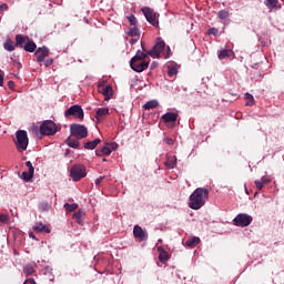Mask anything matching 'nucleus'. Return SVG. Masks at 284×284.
Masks as SVG:
<instances>
[{"instance_id": "obj_1", "label": "nucleus", "mask_w": 284, "mask_h": 284, "mask_svg": "<svg viewBox=\"0 0 284 284\" xmlns=\"http://www.w3.org/2000/svg\"><path fill=\"white\" fill-rule=\"evenodd\" d=\"M209 199V190L205 187H197L190 195L189 207L191 210H201Z\"/></svg>"}, {"instance_id": "obj_2", "label": "nucleus", "mask_w": 284, "mask_h": 284, "mask_svg": "<svg viewBox=\"0 0 284 284\" xmlns=\"http://www.w3.org/2000/svg\"><path fill=\"white\" fill-rule=\"evenodd\" d=\"M150 65V60H148V54L145 53V49L143 51L139 50L134 58L130 61V67L135 72H143L145 71Z\"/></svg>"}, {"instance_id": "obj_3", "label": "nucleus", "mask_w": 284, "mask_h": 284, "mask_svg": "<svg viewBox=\"0 0 284 284\" xmlns=\"http://www.w3.org/2000/svg\"><path fill=\"white\" fill-rule=\"evenodd\" d=\"M29 146V136L26 130H18L16 132V149L23 153L28 150Z\"/></svg>"}, {"instance_id": "obj_4", "label": "nucleus", "mask_w": 284, "mask_h": 284, "mask_svg": "<svg viewBox=\"0 0 284 284\" xmlns=\"http://www.w3.org/2000/svg\"><path fill=\"white\" fill-rule=\"evenodd\" d=\"M59 132V126L52 120H45L40 125V134L42 136H52Z\"/></svg>"}, {"instance_id": "obj_5", "label": "nucleus", "mask_w": 284, "mask_h": 284, "mask_svg": "<svg viewBox=\"0 0 284 284\" xmlns=\"http://www.w3.org/2000/svg\"><path fill=\"white\" fill-rule=\"evenodd\" d=\"M87 176V168L83 164H74L70 169V178L73 179L74 182L80 181Z\"/></svg>"}, {"instance_id": "obj_6", "label": "nucleus", "mask_w": 284, "mask_h": 284, "mask_svg": "<svg viewBox=\"0 0 284 284\" xmlns=\"http://www.w3.org/2000/svg\"><path fill=\"white\" fill-rule=\"evenodd\" d=\"M70 133H71V136L75 139H87L89 135V131L87 126L81 124H71Z\"/></svg>"}, {"instance_id": "obj_7", "label": "nucleus", "mask_w": 284, "mask_h": 284, "mask_svg": "<svg viewBox=\"0 0 284 284\" xmlns=\"http://www.w3.org/2000/svg\"><path fill=\"white\" fill-rule=\"evenodd\" d=\"M164 49H165L164 40H162L161 38H158L152 50L150 51L144 50V53H146V57L151 55L152 58H160Z\"/></svg>"}, {"instance_id": "obj_8", "label": "nucleus", "mask_w": 284, "mask_h": 284, "mask_svg": "<svg viewBox=\"0 0 284 284\" xmlns=\"http://www.w3.org/2000/svg\"><path fill=\"white\" fill-rule=\"evenodd\" d=\"M144 17H146V21H149L154 28H159L160 22L156 18V13L150 7H143L141 9Z\"/></svg>"}, {"instance_id": "obj_9", "label": "nucleus", "mask_w": 284, "mask_h": 284, "mask_svg": "<svg viewBox=\"0 0 284 284\" xmlns=\"http://www.w3.org/2000/svg\"><path fill=\"white\" fill-rule=\"evenodd\" d=\"M64 116L69 118V116H74L81 121L84 120V110L80 106V105H71L65 112H64Z\"/></svg>"}, {"instance_id": "obj_10", "label": "nucleus", "mask_w": 284, "mask_h": 284, "mask_svg": "<svg viewBox=\"0 0 284 284\" xmlns=\"http://www.w3.org/2000/svg\"><path fill=\"white\" fill-rule=\"evenodd\" d=\"M233 222L236 227H247V225L253 223V217L252 215L239 214L234 217Z\"/></svg>"}, {"instance_id": "obj_11", "label": "nucleus", "mask_w": 284, "mask_h": 284, "mask_svg": "<svg viewBox=\"0 0 284 284\" xmlns=\"http://www.w3.org/2000/svg\"><path fill=\"white\" fill-rule=\"evenodd\" d=\"M26 166L28 168V172H22L21 179L24 182H30L34 175V166L30 161L26 162Z\"/></svg>"}, {"instance_id": "obj_12", "label": "nucleus", "mask_w": 284, "mask_h": 284, "mask_svg": "<svg viewBox=\"0 0 284 284\" xmlns=\"http://www.w3.org/2000/svg\"><path fill=\"white\" fill-rule=\"evenodd\" d=\"M36 55H37V62L42 63L45 61V58L50 55V50L47 47L38 48Z\"/></svg>"}, {"instance_id": "obj_13", "label": "nucleus", "mask_w": 284, "mask_h": 284, "mask_svg": "<svg viewBox=\"0 0 284 284\" xmlns=\"http://www.w3.org/2000/svg\"><path fill=\"white\" fill-rule=\"evenodd\" d=\"M133 235L136 240L140 242H144L148 240V233L143 231V229L140 225H135L133 229Z\"/></svg>"}, {"instance_id": "obj_14", "label": "nucleus", "mask_w": 284, "mask_h": 284, "mask_svg": "<svg viewBox=\"0 0 284 284\" xmlns=\"http://www.w3.org/2000/svg\"><path fill=\"white\" fill-rule=\"evenodd\" d=\"M30 37L22 36V34H16V48L23 49L28 41H30Z\"/></svg>"}, {"instance_id": "obj_15", "label": "nucleus", "mask_w": 284, "mask_h": 284, "mask_svg": "<svg viewBox=\"0 0 284 284\" xmlns=\"http://www.w3.org/2000/svg\"><path fill=\"white\" fill-rule=\"evenodd\" d=\"M158 253L160 263L165 264L168 261H170L171 256L163 246L158 247Z\"/></svg>"}, {"instance_id": "obj_16", "label": "nucleus", "mask_w": 284, "mask_h": 284, "mask_svg": "<svg viewBox=\"0 0 284 284\" xmlns=\"http://www.w3.org/2000/svg\"><path fill=\"white\" fill-rule=\"evenodd\" d=\"M110 114V110L108 108H100L97 110L95 119L97 121H104L106 116Z\"/></svg>"}, {"instance_id": "obj_17", "label": "nucleus", "mask_w": 284, "mask_h": 284, "mask_svg": "<svg viewBox=\"0 0 284 284\" xmlns=\"http://www.w3.org/2000/svg\"><path fill=\"white\" fill-rule=\"evenodd\" d=\"M33 231L38 232V233H47L50 234L51 233V229L49 225L43 224L41 222H38L36 225H33Z\"/></svg>"}, {"instance_id": "obj_18", "label": "nucleus", "mask_w": 284, "mask_h": 284, "mask_svg": "<svg viewBox=\"0 0 284 284\" xmlns=\"http://www.w3.org/2000/svg\"><path fill=\"white\" fill-rule=\"evenodd\" d=\"M179 119V114L174 112H166L162 115V120L164 123H170V122H176Z\"/></svg>"}, {"instance_id": "obj_19", "label": "nucleus", "mask_w": 284, "mask_h": 284, "mask_svg": "<svg viewBox=\"0 0 284 284\" xmlns=\"http://www.w3.org/2000/svg\"><path fill=\"white\" fill-rule=\"evenodd\" d=\"M112 153V150L110 146H102L101 149L95 151L97 156H110Z\"/></svg>"}, {"instance_id": "obj_20", "label": "nucleus", "mask_w": 284, "mask_h": 284, "mask_svg": "<svg viewBox=\"0 0 284 284\" xmlns=\"http://www.w3.org/2000/svg\"><path fill=\"white\" fill-rule=\"evenodd\" d=\"M176 164H178V158L174 155L168 156L166 162H164V165H166V168L170 170H173L174 168H176Z\"/></svg>"}, {"instance_id": "obj_21", "label": "nucleus", "mask_w": 284, "mask_h": 284, "mask_svg": "<svg viewBox=\"0 0 284 284\" xmlns=\"http://www.w3.org/2000/svg\"><path fill=\"white\" fill-rule=\"evenodd\" d=\"M233 55H234V51L233 50L224 49V50L220 51L217 58H219V60H224V59H229V58H231Z\"/></svg>"}, {"instance_id": "obj_22", "label": "nucleus", "mask_w": 284, "mask_h": 284, "mask_svg": "<svg viewBox=\"0 0 284 284\" xmlns=\"http://www.w3.org/2000/svg\"><path fill=\"white\" fill-rule=\"evenodd\" d=\"M101 144V139H95L94 141H88L84 143V149L85 150H95V148Z\"/></svg>"}, {"instance_id": "obj_23", "label": "nucleus", "mask_w": 284, "mask_h": 284, "mask_svg": "<svg viewBox=\"0 0 284 284\" xmlns=\"http://www.w3.org/2000/svg\"><path fill=\"white\" fill-rule=\"evenodd\" d=\"M84 216L85 212L79 210L74 215L73 219L77 221L79 225H84Z\"/></svg>"}, {"instance_id": "obj_24", "label": "nucleus", "mask_w": 284, "mask_h": 284, "mask_svg": "<svg viewBox=\"0 0 284 284\" xmlns=\"http://www.w3.org/2000/svg\"><path fill=\"white\" fill-rule=\"evenodd\" d=\"M102 94L105 99V101L110 100L111 97L113 95V89L111 85H106L105 88L102 89Z\"/></svg>"}, {"instance_id": "obj_25", "label": "nucleus", "mask_w": 284, "mask_h": 284, "mask_svg": "<svg viewBox=\"0 0 284 284\" xmlns=\"http://www.w3.org/2000/svg\"><path fill=\"white\" fill-rule=\"evenodd\" d=\"M22 49L28 52H34L37 50V44L33 40L30 39Z\"/></svg>"}, {"instance_id": "obj_26", "label": "nucleus", "mask_w": 284, "mask_h": 284, "mask_svg": "<svg viewBox=\"0 0 284 284\" xmlns=\"http://www.w3.org/2000/svg\"><path fill=\"white\" fill-rule=\"evenodd\" d=\"M200 243H201V240L199 236H193L186 241V245L191 248H194L195 246L200 245Z\"/></svg>"}, {"instance_id": "obj_27", "label": "nucleus", "mask_w": 284, "mask_h": 284, "mask_svg": "<svg viewBox=\"0 0 284 284\" xmlns=\"http://www.w3.org/2000/svg\"><path fill=\"white\" fill-rule=\"evenodd\" d=\"M16 44H13V41L11 39H7L6 42L3 43V49L8 51H13L16 50Z\"/></svg>"}, {"instance_id": "obj_28", "label": "nucleus", "mask_w": 284, "mask_h": 284, "mask_svg": "<svg viewBox=\"0 0 284 284\" xmlns=\"http://www.w3.org/2000/svg\"><path fill=\"white\" fill-rule=\"evenodd\" d=\"M65 143H67L68 146L71 148V149H79V145H80L79 141L75 140V139H72V138H68L67 141H65Z\"/></svg>"}, {"instance_id": "obj_29", "label": "nucleus", "mask_w": 284, "mask_h": 284, "mask_svg": "<svg viewBox=\"0 0 284 284\" xmlns=\"http://www.w3.org/2000/svg\"><path fill=\"white\" fill-rule=\"evenodd\" d=\"M244 98L247 101L246 106H252V105L255 104V99H254V95L252 93H245Z\"/></svg>"}, {"instance_id": "obj_30", "label": "nucleus", "mask_w": 284, "mask_h": 284, "mask_svg": "<svg viewBox=\"0 0 284 284\" xmlns=\"http://www.w3.org/2000/svg\"><path fill=\"white\" fill-rule=\"evenodd\" d=\"M159 106V102L155 100H151L149 102H146V104L143 105L144 110H152L154 108Z\"/></svg>"}, {"instance_id": "obj_31", "label": "nucleus", "mask_w": 284, "mask_h": 284, "mask_svg": "<svg viewBox=\"0 0 284 284\" xmlns=\"http://www.w3.org/2000/svg\"><path fill=\"white\" fill-rule=\"evenodd\" d=\"M278 4V0H266L265 1V6L266 8H268L270 10H273L277 7Z\"/></svg>"}, {"instance_id": "obj_32", "label": "nucleus", "mask_w": 284, "mask_h": 284, "mask_svg": "<svg viewBox=\"0 0 284 284\" xmlns=\"http://www.w3.org/2000/svg\"><path fill=\"white\" fill-rule=\"evenodd\" d=\"M126 34H129L130 37L140 38V29L136 26H134L133 28L130 29L129 32H126Z\"/></svg>"}, {"instance_id": "obj_33", "label": "nucleus", "mask_w": 284, "mask_h": 284, "mask_svg": "<svg viewBox=\"0 0 284 284\" xmlns=\"http://www.w3.org/2000/svg\"><path fill=\"white\" fill-rule=\"evenodd\" d=\"M64 210L67 212H73L74 210H78V204L77 203H64L63 205Z\"/></svg>"}, {"instance_id": "obj_34", "label": "nucleus", "mask_w": 284, "mask_h": 284, "mask_svg": "<svg viewBox=\"0 0 284 284\" xmlns=\"http://www.w3.org/2000/svg\"><path fill=\"white\" fill-rule=\"evenodd\" d=\"M230 17V13L227 10H220L219 13H217V18L220 20H225Z\"/></svg>"}, {"instance_id": "obj_35", "label": "nucleus", "mask_w": 284, "mask_h": 284, "mask_svg": "<svg viewBox=\"0 0 284 284\" xmlns=\"http://www.w3.org/2000/svg\"><path fill=\"white\" fill-rule=\"evenodd\" d=\"M0 223H2V224H9V223H10V215L1 214V213H0Z\"/></svg>"}, {"instance_id": "obj_36", "label": "nucleus", "mask_w": 284, "mask_h": 284, "mask_svg": "<svg viewBox=\"0 0 284 284\" xmlns=\"http://www.w3.org/2000/svg\"><path fill=\"white\" fill-rule=\"evenodd\" d=\"M126 20H129V22L132 27H136L138 21H136V18L133 14L126 16Z\"/></svg>"}, {"instance_id": "obj_37", "label": "nucleus", "mask_w": 284, "mask_h": 284, "mask_svg": "<svg viewBox=\"0 0 284 284\" xmlns=\"http://www.w3.org/2000/svg\"><path fill=\"white\" fill-rule=\"evenodd\" d=\"M254 184H255L257 191H262L263 187H264V185H265V184L262 182V180H256V181L254 182Z\"/></svg>"}, {"instance_id": "obj_38", "label": "nucleus", "mask_w": 284, "mask_h": 284, "mask_svg": "<svg viewBox=\"0 0 284 284\" xmlns=\"http://www.w3.org/2000/svg\"><path fill=\"white\" fill-rule=\"evenodd\" d=\"M24 273H26L28 276H32V275L34 274V268H33L32 266H26Z\"/></svg>"}, {"instance_id": "obj_39", "label": "nucleus", "mask_w": 284, "mask_h": 284, "mask_svg": "<svg viewBox=\"0 0 284 284\" xmlns=\"http://www.w3.org/2000/svg\"><path fill=\"white\" fill-rule=\"evenodd\" d=\"M178 72H179L178 69L172 67V68L169 69L168 74H169L170 78H172V77L176 75Z\"/></svg>"}, {"instance_id": "obj_40", "label": "nucleus", "mask_w": 284, "mask_h": 284, "mask_svg": "<svg viewBox=\"0 0 284 284\" xmlns=\"http://www.w3.org/2000/svg\"><path fill=\"white\" fill-rule=\"evenodd\" d=\"M43 62H44V65L47 68H49V67H51L54 63V60L52 58H48Z\"/></svg>"}, {"instance_id": "obj_41", "label": "nucleus", "mask_w": 284, "mask_h": 284, "mask_svg": "<svg viewBox=\"0 0 284 284\" xmlns=\"http://www.w3.org/2000/svg\"><path fill=\"white\" fill-rule=\"evenodd\" d=\"M209 34H210V36H217V34H219V29H216V28H210V29H209Z\"/></svg>"}, {"instance_id": "obj_42", "label": "nucleus", "mask_w": 284, "mask_h": 284, "mask_svg": "<svg viewBox=\"0 0 284 284\" xmlns=\"http://www.w3.org/2000/svg\"><path fill=\"white\" fill-rule=\"evenodd\" d=\"M40 209L42 211H48V210H50V205L48 203L43 202V203L40 204Z\"/></svg>"}, {"instance_id": "obj_43", "label": "nucleus", "mask_w": 284, "mask_h": 284, "mask_svg": "<svg viewBox=\"0 0 284 284\" xmlns=\"http://www.w3.org/2000/svg\"><path fill=\"white\" fill-rule=\"evenodd\" d=\"M8 9H9V4H6V3L0 4V14L3 13Z\"/></svg>"}, {"instance_id": "obj_44", "label": "nucleus", "mask_w": 284, "mask_h": 284, "mask_svg": "<svg viewBox=\"0 0 284 284\" xmlns=\"http://www.w3.org/2000/svg\"><path fill=\"white\" fill-rule=\"evenodd\" d=\"M106 146H109V149H111V151H115L118 149V144L115 142L106 144Z\"/></svg>"}, {"instance_id": "obj_45", "label": "nucleus", "mask_w": 284, "mask_h": 284, "mask_svg": "<svg viewBox=\"0 0 284 284\" xmlns=\"http://www.w3.org/2000/svg\"><path fill=\"white\" fill-rule=\"evenodd\" d=\"M104 179H105V176L98 178L97 181H95V185L101 186V183L104 181Z\"/></svg>"}, {"instance_id": "obj_46", "label": "nucleus", "mask_w": 284, "mask_h": 284, "mask_svg": "<svg viewBox=\"0 0 284 284\" xmlns=\"http://www.w3.org/2000/svg\"><path fill=\"white\" fill-rule=\"evenodd\" d=\"M261 182H263V184L266 185V184H270V183L272 182V180H271V179H267V178H265V176H263V178L261 179Z\"/></svg>"}, {"instance_id": "obj_47", "label": "nucleus", "mask_w": 284, "mask_h": 284, "mask_svg": "<svg viewBox=\"0 0 284 284\" xmlns=\"http://www.w3.org/2000/svg\"><path fill=\"white\" fill-rule=\"evenodd\" d=\"M8 88L13 89L14 88V82L12 80L8 81Z\"/></svg>"}, {"instance_id": "obj_48", "label": "nucleus", "mask_w": 284, "mask_h": 284, "mask_svg": "<svg viewBox=\"0 0 284 284\" xmlns=\"http://www.w3.org/2000/svg\"><path fill=\"white\" fill-rule=\"evenodd\" d=\"M3 85V75L0 73V87Z\"/></svg>"}, {"instance_id": "obj_49", "label": "nucleus", "mask_w": 284, "mask_h": 284, "mask_svg": "<svg viewBox=\"0 0 284 284\" xmlns=\"http://www.w3.org/2000/svg\"><path fill=\"white\" fill-rule=\"evenodd\" d=\"M166 143H168L169 145H172V144H173V140H172V139H168V140H166Z\"/></svg>"}, {"instance_id": "obj_50", "label": "nucleus", "mask_w": 284, "mask_h": 284, "mask_svg": "<svg viewBox=\"0 0 284 284\" xmlns=\"http://www.w3.org/2000/svg\"><path fill=\"white\" fill-rule=\"evenodd\" d=\"M28 282H29L30 284H37L36 281H34V278H29Z\"/></svg>"}, {"instance_id": "obj_51", "label": "nucleus", "mask_w": 284, "mask_h": 284, "mask_svg": "<svg viewBox=\"0 0 284 284\" xmlns=\"http://www.w3.org/2000/svg\"><path fill=\"white\" fill-rule=\"evenodd\" d=\"M138 40L136 39H131L130 44L133 45Z\"/></svg>"}, {"instance_id": "obj_52", "label": "nucleus", "mask_w": 284, "mask_h": 284, "mask_svg": "<svg viewBox=\"0 0 284 284\" xmlns=\"http://www.w3.org/2000/svg\"><path fill=\"white\" fill-rule=\"evenodd\" d=\"M245 192H246V194H248V191H247V187L245 186Z\"/></svg>"}, {"instance_id": "obj_53", "label": "nucleus", "mask_w": 284, "mask_h": 284, "mask_svg": "<svg viewBox=\"0 0 284 284\" xmlns=\"http://www.w3.org/2000/svg\"><path fill=\"white\" fill-rule=\"evenodd\" d=\"M155 67H156V64H155V63H153V64H152V68H155Z\"/></svg>"}, {"instance_id": "obj_54", "label": "nucleus", "mask_w": 284, "mask_h": 284, "mask_svg": "<svg viewBox=\"0 0 284 284\" xmlns=\"http://www.w3.org/2000/svg\"><path fill=\"white\" fill-rule=\"evenodd\" d=\"M102 161H103V162H106L108 160H106V159H103Z\"/></svg>"}, {"instance_id": "obj_55", "label": "nucleus", "mask_w": 284, "mask_h": 284, "mask_svg": "<svg viewBox=\"0 0 284 284\" xmlns=\"http://www.w3.org/2000/svg\"><path fill=\"white\" fill-rule=\"evenodd\" d=\"M26 284V283H24Z\"/></svg>"}]
</instances>
